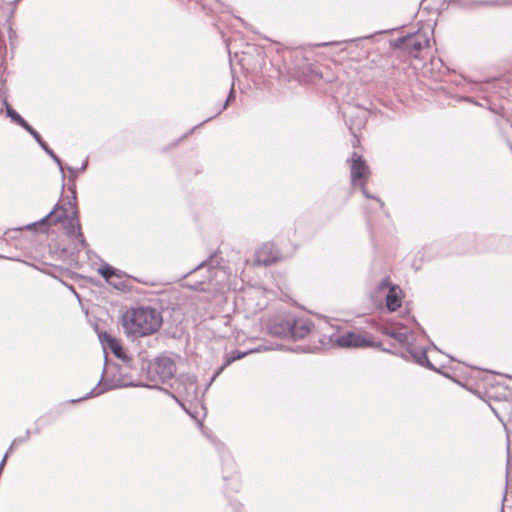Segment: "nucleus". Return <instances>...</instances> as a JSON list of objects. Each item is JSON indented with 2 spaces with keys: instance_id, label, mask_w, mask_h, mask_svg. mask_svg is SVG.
Returning a JSON list of instances; mask_svg holds the SVG:
<instances>
[{
  "instance_id": "37998d69",
  "label": "nucleus",
  "mask_w": 512,
  "mask_h": 512,
  "mask_svg": "<svg viewBox=\"0 0 512 512\" xmlns=\"http://www.w3.org/2000/svg\"><path fill=\"white\" fill-rule=\"evenodd\" d=\"M8 456V453H5L1 461H4L6 463Z\"/></svg>"
},
{
  "instance_id": "f3484780",
  "label": "nucleus",
  "mask_w": 512,
  "mask_h": 512,
  "mask_svg": "<svg viewBox=\"0 0 512 512\" xmlns=\"http://www.w3.org/2000/svg\"><path fill=\"white\" fill-rule=\"evenodd\" d=\"M380 333L388 336L392 339H394L396 342H398L401 345H407L409 343V335L412 334V331L409 332H399L393 328H390L388 326H382L379 329Z\"/></svg>"
},
{
  "instance_id": "b1692460",
  "label": "nucleus",
  "mask_w": 512,
  "mask_h": 512,
  "mask_svg": "<svg viewBox=\"0 0 512 512\" xmlns=\"http://www.w3.org/2000/svg\"><path fill=\"white\" fill-rule=\"evenodd\" d=\"M87 167H88V159H85L80 167L74 168V167L68 166L67 170L70 173L68 184L73 185V183H75V180H76L78 174L84 172L87 169Z\"/></svg>"
},
{
  "instance_id": "1a4fd4ad",
  "label": "nucleus",
  "mask_w": 512,
  "mask_h": 512,
  "mask_svg": "<svg viewBox=\"0 0 512 512\" xmlns=\"http://www.w3.org/2000/svg\"><path fill=\"white\" fill-rule=\"evenodd\" d=\"M427 352V348H422L418 351L412 347H407L404 351L401 352L400 357L407 361L412 360L414 363L420 365L421 367L437 372L446 378H450L448 373L441 371L429 360Z\"/></svg>"
},
{
  "instance_id": "e433bc0d",
  "label": "nucleus",
  "mask_w": 512,
  "mask_h": 512,
  "mask_svg": "<svg viewBox=\"0 0 512 512\" xmlns=\"http://www.w3.org/2000/svg\"><path fill=\"white\" fill-rule=\"evenodd\" d=\"M339 42H324V43H320V44H317L316 46L317 47H327V46H334V45H338Z\"/></svg>"
},
{
  "instance_id": "f8f14e48",
  "label": "nucleus",
  "mask_w": 512,
  "mask_h": 512,
  "mask_svg": "<svg viewBox=\"0 0 512 512\" xmlns=\"http://www.w3.org/2000/svg\"><path fill=\"white\" fill-rule=\"evenodd\" d=\"M60 208L58 210H61V213L58 215L54 214L52 215L50 222L51 224H58L61 223L66 235L69 238H73L74 236H81V224L80 222H75L68 220V212L67 209L64 207V205L60 204Z\"/></svg>"
},
{
  "instance_id": "412c9836",
  "label": "nucleus",
  "mask_w": 512,
  "mask_h": 512,
  "mask_svg": "<svg viewBox=\"0 0 512 512\" xmlns=\"http://www.w3.org/2000/svg\"><path fill=\"white\" fill-rule=\"evenodd\" d=\"M268 249H270V247L268 245H264L263 248L256 252L257 262L265 266H269L278 261V255L272 253L268 254Z\"/></svg>"
},
{
  "instance_id": "c85d7f7f",
  "label": "nucleus",
  "mask_w": 512,
  "mask_h": 512,
  "mask_svg": "<svg viewBox=\"0 0 512 512\" xmlns=\"http://www.w3.org/2000/svg\"><path fill=\"white\" fill-rule=\"evenodd\" d=\"M360 189H361V192L363 194V196L367 199H373L375 201H377L379 203V206L382 210H384L385 208V204L384 202L377 196L371 194L367 189H366V185H363V186H359Z\"/></svg>"
},
{
  "instance_id": "0eeeda50",
  "label": "nucleus",
  "mask_w": 512,
  "mask_h": 512,
  "mask_svg": "<svg viewBox=\"0 0 512 512\" xmlns=\"http://www.w3.org/2000/svg\"><path fill=\"white\" fill-rule=\"evenodd\" d=\"M428 44L429 40L419 31L389 41L392 49L401 50L412 57H417Z\"/></svg>"
},
{
  "instance_id": "a878e982",
  "label": "nucleus",
  "mask_w": 512,
  "mask_h": 512,
  "mask_svg": "<svg viewBox=\"0 0 512 512\" xmlns=\"http://www.w3.org/2000/svg\"><path fill=\"white\" fill-rule=\"evenodd\" d=\"M44 152L53 160V162L58 166L62 179H65L64 165L60 157L50 148L48 147Z\"/></svg>"
},
{
  "instance_id": "f704fd0d",
  "label": "nucleus",
  "mask_w": 512,
  "mask_h": 512,
  "mask_svg": "<svg viewBox=\"0 0 512 512\" xmlns=\"http://www.w3.org/2000/svg\"><path fill=\"white\" fill-rule=\"evenodd\" d=\"M395 29L392 28V29H386V30H382V31H377L375 32V35L376 34H384V33H390L392 31H394ZM374 36V34H371V35H368V36H364V37H360V38H357L356 40H363V39H370Z\"/></svg>"
},
{
  "instance_id": "c756f323",
  "label": "nucleus",
  "mask_w": 512,
  "mask_h": 512,
  "mask_svg": "<svg viewBox=\"0 0 512 512\" xmlns=\"http://www.w3.org/2000/svg\"><path fill=\"white\" fill-rule=\"evenodd\" d=\"M68 190L72 193L71 197L68 200V205L71 208L77 207V197H76V184L73 183V185L68 184Z\"/></svg>"
},
{
  "instance_id": "3c124183",
  "label": "nucleus",
  "mask_w": 512,
  "mask_h": 512,
  "mask_svg": "<svg viewBox=\"0 0 512 512\" xmlns=\"http://www.w3.org/2000/svg\"><path fill=\"white\" fill-rule=\"evenodd\" d=\"M425 0H422V2L420 3V5H422V3L424 2Z\"/></svg>"
},
{
  "instance_id": "2eb2a0df",
  "label": "nucleus",
  "mask_w": 512,
  "mask_h": 512,
  "mask_svg": "<svg viewBox=\"0 0 512 512\" xmlns=\"http://www.w3.org/2000/svg\"><path fill=\"white\" fill-rule=\"evenodd\" d=\"M450 5H457L462 8L474 6H512V0H449Z\"/></svg>"
},
{
  "instance_id": "2f4dec72",
  "label": "nucleus",
  "mask_w": 512,
  "mask_h": 512,
  "mask_svg": "<svg viewBox=\"0 0 512 512\" xmlns=\"http://www.w3.org/2000/svg\"><path fill=\"white\" fill-rule=\"evenodd\" d=\"M457 101H463V102L471 103L473 105L482 106L477 100H475L474 98L469 97V96H459L457 98Z\"/></svg>"
},
{
  "instance_id": "dca6fc26",
  "label": "nucleus",
  "mask_w": 512,
  "mask_h": 512,
  "mask_svg": "<svg viewBox=\"0 0 512 512\" xmlns=\"http://www.w3.org/2000/svg\"><path fill=\"white\" fill-rule=\"evenodd\" d=\"M60 207H61L60 203H57L54 206V208L46 216H44L40 220L35 221L33 223H29V224H27V225H25L23 227H18L15 230L16 231H21V230L27 229V230H32V231H42V232L47 231L49 226L51 225L50 219H51L52 215L56 211H58V208H60Z\"/></svg>"
},
{
  "instance_id": "39448f33",
  "label": "nucleus",
  "mask_w": 512,
  "mask_h": 512,
  "mask_svg": "<svg viewBox=\"0 0 512 512\" xmlns=\"http://www.w3.org/2000/svg\"><path fill=\"white\" fill-rule=\"evenodd\" d=\"M171 387L175 390V393L167 392L184 411L194 417L189 409L186 407L184 401L192 402L198 399V385L197 378L195 375L181 374L179 375Z\"/></svg>"
},
{
  "instance_id": "5701e85b",
  "label": "nucleus",
  "mask_w": 512,
  "mask_h": 512,
  "mask_svg": "<svg viewBox=\"0 0 512 512\" xmlns=\"http://www.w3.org/2000/svg\"><path fill=\"white\" fill-rule=\"evenodd\" d=\"M301 73L306 81H312L314 79L322 78V73L317 71L312 64H306L302 68Z\"/></svg>"
},
{
  "instance_id": "ea45409f",
  "label": "nucleus",
  "mask_w": 512,
  "mask_h": 512,
  "mask_svg": "<svg viewBox=\"0 0 512 512\" xmlns=\"http://www.w3.org/2000/svg\"><path fill=\"white\" fill-rule=\"evenodd\" d=\"M510 472V462H509V459L507 460V464H506V476L508 477V474Z\"/></svg>"
},
{
  "instance_id": "79ce46f5",
  "label": "nucleus",
  "mask_w": 512,
  "mask_h": 512,
  "mask_svg": "<svg viewBox=\"0 0 512 512\" xmlns=\"http://www.w3.org/2000/svg\"><path fill=\"white\" fill-rule=\"evenodd\" d=\"M5 462L4 461H1L0 462V473L2 472L3 468L5 467Z\"/></svg>"
},
{
  "instance_id": "ddd939ff",
  "label": "nucleus",
  "mask_w": 512,
  "mask_h": 512,
  "mask_svg": "<svg viewBox=\"0 0 512 512\" xmlns=\"http://www.w3.org/2000/svg\"><path fill=\"white\" fill-rule=\"evenodd\" d=\"M263 350L262 347H259L257 349H254V350H247V351H240V350H233L229 353H226L225 356H224V361L222 363L221 366H219L215 372L213 373L207 387H209L213 381H215V379L217 377L220 376V374L229 366L231 365L232 363H234L235 361L237 360H240L242 358H244L245 356H247L248 354L254 352V351H261Z\"/></svg>"
},
{
  "instance_id": "de8ad7c7",
  "label": "nucleus",
  "mask_w": 512,
  "mask_h": 512,
  "mask_svg": "<svg viewBox=\"0 0 512 512\" xmlns=\"http://www.w3.org/2000/svg\"><path fill=\"white\" fill-rule=\"evenodd\" d=\"M506 495H507V492L505 491V492H504V495H503L502 502H504V501L506 500Z\"/></svg>"
},
{
  "instance_id": "6e6552de",
  "label": "nucleus",
  "mask_w": 512,
  "mask_h": 512,
  "mask_svg": "<svg viewBox=\"0 0 512 512\" xmlns=\"http://www.w3.org/2000/svg\"><path fill=\"white\" fill-rule=\"evenodd\" d=\"M369 166L366 160L356 152L352 153L350 164L351 183L353 186L366 185L369 177Z\"/></svg>"
},
{
  "instance_id": "a19ab883",
  "label": "nucleus",
  "mask_w": 512,
  "mask_h": 512,
  "mask_svg": "<svg viewBox=\"0 0 512 512\" xmlns=\"http://www.w3.org/2000/svg\"><path fill=\"white\" fill-rule=\"evenodd\" d=\"M14 447H15V446H12V443H11V444H10V446H9V448L7 449L6 453H8V455H10V454L13 452Z\"/></svg>"
},
{
  "instance_id": "c03bdc74",
  "label": "nucleus",
  "mask_w": 512,
  "mask_h": 512,
  "mask_svg": "<svg viewBox=\"0 0 512 512\" xmlns=\"http://www.w3.org/2000/svg\"><path fill=\"white\" fill-rule=\"evenodd\" d=\"M490 81H491V79L487 78V79H484V80L480 81L479 83H489Z\"/></svg>"
},
{
  "instance_id": "c9c22d12",
  "label": "nucleus",
  "mask_w": 512,
  "mask_h": 512,
  "mask_svg": "<svg viewBox=\"0 0 512 512\" xmlns=\"http://www.w3.org/2000/svg\"><path fill=\"white\" fill-rule=\"evenodd\" d=\"M73 238H75V239H77V240H78V242H79V244H80V246H81L82 248H86V247H88V244H87V242H86V240H85L84 235H83V233H82V232H81V236H74Z\"/></svg>"
},
{
  "instance_id": "49530a36",
  "label": "nucleus",
  "mask_w": 512,
  "mask_h": 512,
  "mask_svg": "<svg viewBox=\"0 0 512 512\" xmlns=\"http://www.w3.org/2000/svg\"><path fill=\"white\" fill-rule=\"evenodd\" d=\"M223 478H224V480H225V481H228V480H234V477H230V478H229V477H227V476H224Z\"/></svg>"
},
{
  "instance_id": "f03ea898",
  "label": "nucleus",
  "mask_w": 512,
  "mask_h": 512,
  "mask_svg": "<svg viewBox=\"0 0 512 512\" xmlns=\"http://www.w3.org/2000/svg\"><path fill=\"white\" fill-rule=\"evenodd\" d=\"M162 323L161 312L151 306L132 308L122 316L123 329L132 338L152 335L159 331Z\"/></svg>"
},
{
  "instance_id": "473e14b6",
  "label": "nucleus",
  "mask_w": 512,
  "mask_h": 512,
  "mask_svg": "<svg viewBox=\"0 0 512 512\" xmlns=\"http://www.w3.org/2000/svg\"><path fill=\"white\" fill-rule=\"evenodd\" d=\"M378 349L381 350L382 352L392 354V355H395L398 357H400L401 352H402V351L393 350L392 348L383 347L381 342H380V348H378Z\"/></svg>"
},
{
  "instance_id": "8fccbe9b",
  "label": "nucleus",
  "mask_w": 512,
  "mask_h": 512,
  "mask_svg": "<svg viewBox=\"0 0 512 512\" xmlns=\"http://www.w3.org/2000/svg\"><path fill=\"white\" fill-rule=\"evenodd\" d=\"M354 40L353 39H350V40H347L346 42H353Z\"/></svg>"
},
{
  "instance_id": "7c9ffc66",
  "label": "nucleus",
  "mask_w": 512,
  "mask_h": 512,
  "mask_svg": "<svg viewBox=\"0 0 512 512\" xmlns=\"http://www.w3.org/2000/svg\"><path fill=\"white\" fill-rule=\"evenodd\" d=\"M31 433V430L27 429L24 436L17 437L12 441V446H18L21 443L27 442L31 436Z\"/></svg>"
},
{
  "instance_id": "393cba45",
  "label": "nucleus",
  "mask_w": 512,
  "mask_h": 512,
  "mask_svg": "<svg viewBox=\"0 0 512 512\" xmlns=\"http://www.w3.org/2000/svg\"><path fill=\"white\" fill-rule=\"evenodd\" d=\"M28 129H25V131L27 133H29L33 139L37 142V144L41 147V149L44 151L46 150L49 145L47 144V142L42 138V136L40 135V133L34 129L31 125H29V127H27Z\"/></svg>"
},
{
  "instance_id": "4468645a",
  "label": "nucleus",
  "mask_w": 512,
  "mask_h": 512,
  "mask_svg": "<svg viewBox=\"0 0 512 512\" xmlns=\"http://www.w3.org/2000/svg\"><path fill=\"white\" fill-rule=\"evenodd\" d=\"M98 273L102 276V278L108 282L110 285H112L114 288L118 289V290H124L125 288V284L124 282L122 281H119V282H112L111 279L113 277H116L118 279H121L125 273L115 267H113L112 265L108 264V263H103L99 269H98Z\"/></svg>"
},
{
  "instance_id": "20e7f679",
  "label": "nucleus",
  "mask_w": 512,
  "mask_h": 512,
  "mask_svg": "<svg viewBox=\"0 0 512 512\" xmlns=\"http://www.w3.org/2000/svg\"><path fill=\"white\" fill-rule=\"evenodd\" d=\"M320 343L323 347L337 348H380V342L372 336L362 335L353 331L344 334L332 333L330 336H322Z\"/></svg>"
},
{
  "instance_id": "423d86ee",
  "label": "nucleus",
  "mask_w": 512,
  "mask_h": 512,
  "mask_svg": "<svg viewBox=\"0 0 512 512\" xmlns=\"http://www.w3.org/2000/svg\"><path fill=\"white\" fill-rule=\"evenodd\" d=\"M385 299V306L389 312L397 311L402 305L403 291L399 285L391 282L390 277L386 276L377 284L371 292V298L376 303H381Z\"/></svg>"
},
{
  "instance_id": "603ef678",
  "label": "nucleus",
  "mask_w": 512,
  "mask_h": 512,
  "mask_svg": "<svg viewBox=\"0 0 512 512\" xmlns=\"http://www.w3.org/2000/svg\"><path fill=\"white\" fill-rule=\"evenodd\" d=\"M0 258H3V256H2V255H0Z\"/></svg>"
},
{
  "instance_id": "aec40b11",
  "label": "nucleus",
  "mask_w": 512,
  "mask_h": 512,
  "mask_svg": "<svg viewBox=\"0 0 512 512\" xmlns=\"http://www.w3.org/2000/svg\"><path fill=\"white\" fill-rule=\"evenodd\" d=\"M282 350L285 349L289 352L294 353H315L319 348L317 346L311 347L309 345H295V346H284L281 344H277L275 347H263V350Z\"/></svg>"
},
{
  "instance_id": "a18cd8bd",
  "label": "nucleus",
  "mask_w": 512,
  "mask_h": 512,
  "mask_svg": "<svg viewBox=\"0 0 512 512\" xmlns=\"http://www.w3.org/2000/svg\"><path fill=\"white\" fill-rule=\"evenodd\" d=\"M33 433H34V434H39V433H40V428H39V427L35 428V430H34V432H33Z\"/></svg>"
},
{
  "instance_id": "f257e3e1",
  "label": "nucleus",
  "mask_w": 512,
  "mask_h": 512,
  "mask_svg": "<svg viewBox=\"0 0 512 512\" xmlns=\"http://www.w3.org/2000/svg\"><path fill=\"white\" fill-rule=\"evenodd\" d=\"M113 368L119 373V377L116 375L109 376V366L107 361L98 384L85 396L78 399H71L69 402L72 404L79 403L81 401L97 397L104 394L105 392L123 388V387H146L150 389H158L160 391L168 392L166 388L160 387L158 383H166L173 379L176 373L175 361L166 355L157 356L153 361H143L141 364V370L145 371L146 379L155 384L149 385L144 383L127 382L123 377L122 367L117 364L113 365Z\"/></svg>"
},
{
  "instance_id": "bb28decb",
  "label": "nucleus",
  "mask_w": 512,
  "mask_h": 512,
  "mask_svg": "<svg viewBox=\"0 0 512 512\" xmlns=\"http://www.w3.org/2000/svg\"><path fill=\"white\" fill-rule=\"evenodd\" d=\"M98 337H99V340H100L102 346L104 347V349L108 348L110 343H112L111 340H117L116 337L112 336L107 331L99 332Z\"/></svg>"
},
{
  "instance_id": "7ed1b4c3",
  "label": "nucleus",
  "mask_w": 512,
  "mask_h": 512,
  "mask_svg": "<svg viewBox=\"0 0 512 512\" xmlns=\"http://www.w3.org/2000/svg\"><path fill=\"white\" fill-rule=\"evenodd\" d=\"M265 328L270 336L296 341L308 336L314 324L309 318L289 312L268 318Z\"/></svg>"
},
{
  "instance_id": "4be33fe9",
  "label": "nucleus",
  "mask_w": 512,
  "mask_h": 512,
  "mask_svg": "<svg viewBox=\"0 0 512 512\" xmlns=\"http://www.w3.org/2000/svg\"><path fill=\"white\" fill-rule=\"evenodd\" d=\"M112 343L108 346V349L114 354L115 357L118 359H121L125 363L131 362V357L128 356L125 348L122 346L120 341L117 340H111Z\"/></svg>"
},
{
  "instance_id": "864d4df0",
  "label": "nucleus",
  "mask_w": 512,
  "mask_h": 512,
  "mask_svg": "<svg viewBox=\"0 0 512 512\" xmlns=\"http://www.w3.org/2000/svg\"><path fill=\"white\" fill-rule=\"evenodd\" d=\"M501 512H503V508L501 509Z\"/></svg>"
},
{
  "instance_id": "a211bd4d",
  "label": "nucleus",
  "mask_w": 512,
  "mask_h": 512,
  "mask_svg": "<svg viewBox=\"0 0 512 512\" xmlns=\"http://www.w3.org/2000/svg\"><path fill=\"white\" fill-rule=\"evenodd\" d=\"M3 105L5 106L6 117H8L11 122L19 125L21 128L28 129L29 123L9 104L6 98H3Z\"/></svg>"
},
{
  "instance_id": "cd10ccee",
  "label": "nucleus",
  "mask_w": 512,
  "mask_h": 512,
  "mask_svg": "<svg viewBox=\"0 0 512 512\" xmlns=\"http://www.w3.org/2000/svg\"><path fill=\"white\" fill-rule=\"evenodd\" d=\"M98 337H99V340H100L102 346L104 347V349L108 348L110 343H112L111 340H117L116 337L112 336L107 331L99 332Z\"/></svg>"
},
{
  "instance_id": "09e8293b",
  "label": "nucleus",
  "mask_w": 512,
  "mask_h": 512,
  "mask_svg": "<svg viewBox=\"0 0 512 512\" xmlns=\"http://www.w3.org/2000/svg\"><path fill=\"white\" fill-rule=\"evenodd\" d=\"M19 1H20V0H14V1L12 2V4H13V5H16Z\"/></svg>"
},
{
  "instance_id": "4c0bfd02",
  "label": "nucleus",
  "mask_w": 512,
  "mask_h": 512,
  "mask_svg": "<svg viewBox=\"0 0 512 512\" xmlns=\"http://www.w3.org/2000/svg\"><path fill=\"white\" fill-rule=\"evenodd\" d=\"M8 34H9V39L12 40L13 37L16 36V32L12 29V27L10 26L9 29H8Z\"/></svg>"
},
{
  "instance_id": "58836bf2",
  "label": "nucleus",
  "mask_w": 512,
  "mask_h": 512,
  "mask_svg": "<svg viewBox=\"0 0 512 512\" xmlns=\"http://www.w3.org/2000/svg\"><path fill=\"white\" fill-rule=\"evenodd\" d=\"M412 319H413V322L416 324L417 328H418V329H419V330L424 334V333H425V331H424V329L421 327L420 323H418V322L416 321L415 317H412Z\"/></svg>"
},
{
  "instance_id": "9b49d317",
  "label": "nucleus",
  "mask_w": 512,
  "mask_h": 512,
  "mask_svg": "<svg viewBox=\"0 0 512 512\" xmlns=\"http://www.w3.org/2000/svg\"><path fill=\"white\" fill-rule=\"evenodd\" d=\"M216 256V253H212L207 259L203 260L202 262H200L197 266H195L193 269H191L189 272L185 273L182 277H181V281L184 280L185 278H187L188 276H190L191 274H193L194 272L196 271H199L203 268H208V275L205 276V278L203 280H200V281H196L194 283H189V282H186V283H183L182 286L183 287H186L188 289H191V290H194V291H200L203 289V285L205 284V281L206 279H210L211 277V273H210V269L211 268H214L218 265V262L216 264H214V257Z\"/></svg>"
},
{
  "instance_id": "9d476101",
  "label": "nucleus",
  "mask_w": 512,
  "mask_h": 512,
  "mask_svg": "<svg viewBox=\"0 0 512 512\" xmlns=\"http://www.w3.org/2000/svg\"><path fill=\"white\" fill-rule=\"evenodd\" d=\"M369 114L367 109L360 107H354L349 112H343L345 123L353 136H356L357 132L365 127Z\"/></svg>"
},
{
  "instance_id": "72a5a7b5",
  "label": "nucleus",
  "mask_w": 512,
  "mask_h": 512,
  "mask_svg": "<svg viewBox=\"0 0 512 512\" xmlns=\"http://www.w3.org/2000/svg\"><path fill=\"white\" fill-rule=\"evenodd\" d=\"M68 220L74 221V223L80 222L79 221V210L77 207L73 208V211L71 212V214H68Z\"/></svg>"
},
{
  "instance_id": "6ab92c4d",
  "label": "nucleus",
  "mask_w": 512,
  "mask_h": 512,
  "mask_svg": "<svg viewBox=\"0 0 512 512\" xmlns=\"http://www.w3.org/2000/svg\"><path fill=\"white\" fill-rule=\"evenodd\" d=\"M234 98H235V92H234V88H233V86H232V87H231V89H230V91H229V94H228V96H227V99H226V101L224 102V104H223L222 108H221V109H220V110H219L215 115H213V116H211V117H209V118H207V119L203 120L201 123H199V124H197L196 126H194L193 128H191L188 132H186L184 135H182V136L180 137V139L177 141V143H178V142H180V141H182L183 139L187 138L189 135L193 134V133H194V131H195L197 128L201 127L203 124H205V123L209 122L210 120L214 119V118H215V117H217L219 114H221V112L227 108V106H228V104H229V101H230L231 99H234Z\"/></svg>"
}]
</instances>
